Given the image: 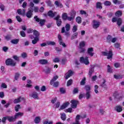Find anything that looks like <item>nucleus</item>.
<instances>
[{"instance_id": "1", "label": "nucleus", "mask_w": 124, "mask_h": 124, "mask_svg": "<svg viewBox=\"0 0 124 124\" xmlns=\"http://www.w3.org/2000/svg\"><path fill=\"white\" fill-rule=\"evenodd\" d=\"M102 56L107 57L108 60H112L113 59V51L112 50H109V51L107 49H105V51L101 52Z\"/></svg>"}, {"instance_id": "2", "label": "nucleus", "mask_w": 124, "mask_h": 124, "mask_svg": "<svg viewBox=\"0 0 124 124\" xmlns=\"http://www.w3.org/2000/svg\"><path fill=\"white\" fill-rule=\"evenodd\" d=\"M6 65H10L11 66H15L16 65V62L13 60L11 58L7 59L5 61Z\"/></svg>"}, {"instance_id": "3", "label": "nucleus", "mask_w": 124, "mask_h": 124, "mask_svg": "<svg viewBox=\"0 0 124 124\" xmlns=\"http://www.w3.org/2000/svg\"><path fill=\"white\" fill-rule=\"evenodd\" d=\"M89 58L88 57H85L84 58L83 57L80 58V62L81 63H84L86 65H88L90 63V62H89Z\"/></svg>"}, {"instance_id": "4", "label": "nucleus", "mask_w": 124, "mask_h": 124, "mask_svg": "<svg viewBox=\"0 0 124 124\" xmlns=\"http://www.w3.org/2000/svg\"><path fill=\"white\" fill-rule=\"evenodd\" d=\"M33 9L32 8H29L28 9V11L26 14V16L27 17V18H31V17H32V15H33Z\"/></svg>"}, {"instance_id": "5", "label": "nucleus", "mask_w": 124, "mask_h": 124, "mask_svg": "<svg viewBox=\"0 0 124 124\" xmlns=\"http://www.w3.org/2000/svg\"><path fill=\"white\" fill-rule=\"evenodd\" d=\"M60 18H61V16H60V15H58L54 18V20H56V25L58 27H61L62 26V19Z\"/></svg>"}, {"instance_id": "6", "label": "nucleus", "mask_w": 124, "mask_h": 124, "mask_svg": "<svg viewBox=\"0 0 124 124\" xmlns=\"http://www.w3.org/2000/svg\"><path fill=\"white\" fill-rule=\"evenodd\" d=\"M71 103H72V108H73V109H76V108H77V105L79 104V101L73 100L71 101Z\"/></svg>"}, {"instance_id": "7", "label": "nucleus", "mask_w": 124, "mask_h": 124, "mask_svg": "<svg viewBox=\"0 0 124 124\" xmlns=\"http://www.w3.org/2000/svg\"><path fill=\"white\" fill-rule=\"evenodd\" d=\"M87 54H88V55L90 57H93L94 55V53H93V48H88L87 49Z\"/></svg>"}, {"instance_id": "8", "label": "nucleus", "mask_w": 124, "mask_h": 124, "mask_svg": "<svg viewBox=\"0 0 124 124\" xmlns=\"http://www.w3.org/2000/svg\"><path fill=\"white\" fill-rule=\"evenodd\" d=\"M94 65H91V67L89 68L88 75H89L90 78H92V75H93V74L94 72Z\"/></svg>"}, {"instance_id": "9", "label": "nucleus", "mask_w": 124, "mask_h": 124, "mask_svg": "<svg viewBox=\"0 0 124 124\" xmlns=\"http://www.w3.org/2000/svg\"><path fill=\"white\" fill-rule=\"evenodd\" d=\"M93 29H97L100 26V22L99 21H96L95 20H93Z\"/></svg>"}, {"instance_id": "10", "label": "nucleus", "mask_w": 124, "mask_h": 124, "mask_svg": "<svg viewBox=\"0 0 124 124\" xmlns=\"http://www.w3.org/2000/svg\"><path fill=\"white\" fill-rule=\"evenodd\" d=\"M100 87H101V88L105 90L108 89V87H107V84H106V80L103 79V82L101 83Z\"/></svg>"}, {"instance_id": "11", "label": "nucleus", "mask_w": 124, "mask_h": 124, "mask_svg": "<svg viewBox=\"0 0 124 124\" xmlns=\"http://www.w3.org/2000/svg\"><path fill=\"white\" fill-rule=\"evenodd\" d=\"M22 100H26L25 98L19 96L17 99H15L14 101V103L16 104L17 103H20Z\"/></svg>"}, {"instance_id": "12", "label": "nucleus", "mask_w": 124, "mask_h": 124, "mask_svg": "<svg viewBox=\"0 0 124 124\" xmlns=\"http://www.w3.org/2000/svg\"><path fill=\"white\" fill-rule=\"evenodd\" d=\"M38 63H40V64H47L48 63V60L46 59H40L38 61Z\"/></svg>"}, {"instance_id": "13", "label": "nucleus", "mask_w": 124, "mask_h": 124, "mask_svg": "<svg viewBox=\"0 0 124 124\" xmlns=\"http://www.w3.org/2000/svg\"><path fill=\"white\" fill-rule=\"evenodd\" d=\"M68 105H69V102H67L65 103L62 105V106H61L60 108L59 109L60 111H61V110H63V109H65V108H66Z\"/></svg>"}, {"instance_id": "14", "label": "nucleus", "mask_w": 124, "mask_h": 124, "mask_svg": "<svg viewBox=\"0 0 124 124\" xmlns=\"http://www.w3.org/2000/svg\"><path fill=\"white\" fill-rule=\"evenodd\" d=\"M47 15L51 17V18H53V17H55V15H57V12H54L53 13V11L50 10L48 11L47 13Z\"/></svg>"}, {"instance_id": "15", "label": "nucleus", "mask_w": 124, "mask_h": 124, "mask_svg": "<svg viewBox=\"0 0 124 124\" xmlns=\"http://www.w3.org/2000/svg\"><path fill=\"white\" fill-rule=\"evenodd\" d=\"M58 79H59V76H55L53 77L52 79L50 80V85H53V84H54V82H55L56 80H58Z\"/></svg>"}, {"instance_id": "16", "label": "nucleus", "mask_w": 124, "mask_h": 124, "mask_svg": "<svg viewBox=\"0 0 124 124\" xmlns=\"http://www.w3.org/2000/svg\"><path fill=\"white\" fill-rule=\"evenodd\" d=\"M113 77H114V78H115V79H116L117 80H120V79H123V78H124V75H114Z\"/></svg>"}, {"instance_id": "17", "label": "nucleus", "mask_w": 124, "mask_h": 124, "mask_svg": "<svg viewBox=\"0 0 124 124\" xmlns=\"http://www.w3.org/2000/svg\"><path fill=\"white\" fill-rule=\"evenodd\" d=\"M33 33V35H35V38L39 39V35H40V33L39 32V31L36 30H34Z\"/></svg>"}, {"instance_id": "18", "label": "nucleus", "mask_w": 124, "mask_h": 124, "mask_svg": "<svg viewBox=\"0 0 124 124\" xmlns=\"http://www.w3.org/2000/svg\"><path fill=\"white\" fill-rule=\"evenodd\" d=\"M54 4H55L57 7H60V8H62V7H63V5L58 1H55Z\"/></svg>"}, {"instance_id": "19", "label": "nucleus", "mask_w": 124, "mask_h": 124, "mask_svg": "<svg viewBox=\"0 0 124 124\" xmlns=\"http://www.w3.org/2000/svg\"><path fill=\"white\" fill-rule=\"evenodd\" d=\"M31 96L34 99H38V93H37V92H34L32 93Z\"/></svg>"}, {"instance_id": "20", "label": "nucleus", "mask_w": 124, "mask_h": 124, "mask_svg": "<svg viewBox=\"0 0 124 124\" xmlns=\"http://www.w3.org/2000/svg\"><path fill=\"white\" fill-rule=\"evenodd\" d=\"M115 15L116 17H121L123 15V11L120 10L117 11L115 13Z\"/></svg>"}, {"instance_id": "21", "label": "nucleus", "mask_w": 124, "mask_h": 124, "mask_svg": "<svg viewBox=\"0 0 124 124\" xmlns=\"http://www.w3.org/2000/svg\"><path fill=\"white\" fill-rule=\"evenodd\" d=\"M115 110L120 113V112H122L123 111V108L121 106H117L115 107Z\"/></svg>"}, {"instance_id": "22", "label": "nucleus", "mask_w": 124, "mask_h": 124, "mask_svg": "<svg viewBox=\"0 0 124 124\" xmlns=\"http://www.w3.org/2000/svg\"><path fill=\"white\" fill-rule=\"evenodd\" d=\"M122 24H123V19H122L121 17L118 18L117 25L118 27H121V26H122Z\"/></svg>"}, {"instance_id": "23", "label": "nucleus", "mask_w": 124, "mask_h": 124, "mask_svg": "<svg viewBox=\"0 0 124 124\" xmlns=\"http://www.w3.org/2000/svg\"><path fill=\"white\" fill-rule=\"evenodd\" d=\"M24 115V113L23 112H19L17 113H16L15 115V119H17V118H18V117H22V116H23Z\"/></svg>"}, {"instance_id": "24", "label": "nucleus", "mask_w": 124, "mask_h": 124, "mask_svg": "<svg viewBox=\"0 0 124 124\" xmlns=\"http://www.w3.org/2000/svg\"><path fill=\"white\" fill-rule=\"evenodd\" d=\"M68 16H67V13H63L62 14V20H64V21H65V20H67V17Z\"/></svg>"}, {"instance_id": "25", "label": "nucleus", "mask_w": 124, "mask_h": 124, "mask_svg": "<svg viewBox=\"0 0 124 124\" xmlns=\"http://www.w3.org/2000/svg\"><path fill=\"white\" fill-rule=\"evenodd\" d=\"M70 15L72 17L75 18V16H76V11H75L74 10H72L70 13Z\"/></svg>"}, {"instance_id": "26", "label": "nucleus", "mask_w": 124, "mask_h": 124, "mask_svg": "<svg viewBox=\"0 0 124 124\" xmlns=\"http://www.w3.org/2000/svg\"><path fill=\"white\" fill-rule=\"evenodd\" d=\"M15 117L13 116H7V120L9 121V122H14V120H15Z\"/></svg>"}, {"instance_id": "27", "label": "nucleus", "mask_w": 124, "mask_h": 124, "mask_svg": "<svg viewBox=\"0 0 124 124\" xmlns=\"http://www.w3.org/2000/svg\"><path fill=\"white\" fill-rule=\"evenodd\" d=\"M84 89L86 90V93H87V92H91V87L90 85H85L84 87Z\"/></svg>"}, {"instance_id": "28", "label": "nucleus", "mask_w": 124, "mask_h": 124, "mask_svg": "<svg viewBox=\"0 0 124 124\" xmlns=\"http://www.w3.org/2000/svg\"><path fill=\"white\" fill-rule=\"evenodd\" d=\"M11 42L12 44H18L19 43V39H13Z\"/></svg>"}, {"instance_id": "29", "label": "nucleus", "mask_w": 124, "mask_h": 124, "mask_svg": "<svg viewBox=\"0 0 124 124\" xmlns=\"http://www.w3.org/2000/svg\"><path fill=\"white\" fill-rule=\"evenodd\" d=\"M86 99H90L92 97V95H91V92H87L86 93Z\"/></svg>"}, {"instance_id": "30", "label": "nucleus", "mask_w": 124, "mask_h": 124, "mask_svg": "<svg viewBox=\"0 0 124 124\" xmlns=\"http://www.w3.org/2000/svg\"><path fill=\"white\" fill-rule=\"evenodd\" d=\"M45 22H46V20L45 19H41L40 20L39 24L40 25L41 27H42L43 26H44L45 24Z\"/></svg>"}, {"instance_id": "31", "label": "nucleus", "mask_w": 124, "mask_h": 124, "mask_svg": "<svg viewBox=\"0 0 124 124\" xmlns=\"http://www.w3.org/2000/svg\"><path fill=\"white\" fill-rule=\"evenodd\" d=\"M96 7V8H98L99 9H102V6L101 5V3L100 2H97Z\"/></svg>"}, {"instance_id": "32", "label": "nucleus", "mask_w": 124, "mask_h": 124, "mask_svg": "<svg viewBox=\"0 0 124 124\" xmlns=\"http://www.w3.org/2000/svg\"><path fill=\"white\" fill-rule=\"evenodd\" d=\"M34 122L35 124H39V123H40V117H36L35 118Z\"/></svg>"}, {"instance_id": "33", "label": "nucleus", "mask_w": 124, "mask_h": 124, "mask_svg": "<svg viewBox=\"0 0 124 124\" xmlns=\"http://www.w3.org/2000/svg\"><path fill=\"white\" fill-rule=\"evenodd\" d=\"M86 78H84L81 80V81H80V85L81 86H84V85H85V84H86Z\"/></svg>"}, {"instance_id": "34", "label": "nucleus", "mask_w": 124, "mask_h": 124, "mask_svg": "<svg viewBox=\"0 0 124 124\" xmlns=\"http://www.w3.org/2000/svg\"><path fill=\"white\" fill-rule=\"evenodd\" d=\"M78 36V32L74 33L71 37V40H73V39H75V38H77Z\"/></svg>"}, {"instance_id": "35", "label": "nucleus", "mask_w": 124, "mask_h": 124, "mask_svg": "<svg viewBox=\"0 0 124 124\" xmlns=\"http://www.w3.org/2000/svg\"><path fill=\"white\" fill-rule=\"evenodd\" d=\"M114 96L117 99H121L122 98V96H120V94L117 92L115 93Z\"/></svg>"}, {"instance_id": "36", "label": "nucleus", "mask_w": 124, "mask_h": 124, "mask_svg": "<svg viewBox=\"0 0 124 124\" xmlns=\"http://www.w3.org/2000/svg\"><path fill=\"white\" fill-rule=\"evenodd\" d=\"M76 21L78 24H81L82 21V18H81V17L78 16L76 18Z\"/></svg>"}, {"instance_id": "37", "label": "nucleus", "mask_w": 124, "mask_h": 124, "mask_svg": "<svg viewBox=\"0 0 124 124\" xmlns=\"http://www.w3.org/2000/svg\"><path fill=\"white\" fill-rule=\"evenodd\" d=\"M38 41H39V39L37 38H34V40H33L32 41V44H33L34 45L36 44V43H37V42H38Z\"/></svg>"}, {"instance_id": "38", "label": "nucleus", "mask_w": 124, "mask_h": 124, "mask_svg": "<svg viewBox=\"0 0 124 124\" xmlns=\"http://www.w3.org/2000/svg\"><path fill=\"white\" fill-rule=\"evenodd\" d=\"M19 109H21L20 105H17L15 107V110L16 112H19Z\"/></svg>"}, {"instance_id": "39", "label": "nucleus", "mask_w": 124, "mask_h": 124, "mask_svg": "<svg viewBox=\"0 0 124 124\" xmlns=\"http://www.w3.org/2000/svg\"><path fill=\"white\" fill-rule=\"evenodd\" d=\"M107 40L108 43H111V41L112 40V36L110 35H108Z\"/></svg>"}, {"instance_id": "40", "label": "nucleus", "mask_w": 124, "mask_h": 124, "mask_svg": "<svg viewBox=\"0 0 124 124\" xmlns=\"http://www.w3.org/2000/svg\"><path fill=\"white\" fill-rule=\"evenodd\" d=\"M112 2H113L114 4H121L122 3V1L119 0H112Z\"/></svg>"}, {"instance_id": "41", "label": "nucleus", "mask_w": 124, "mask_h": 124, "mask_svg": "<svg viewBox=\"0 0 124 124\" xmlns=\"http://www.w3.org/2000/svg\"><path fill=\"white\" fill-rule=\"evenodd\" d=\"M59 81L54 82L51 86H53L54 88H58V87H59Z\"/></svg>"}, {"instance_id": "42", "label": "nucleus", "mask_w": 124, "mask_h": 124, "mask_svg": "<svg viewBox=\"0 0 124 124\" xmlns=\"http://www.w3.org/2000/svg\"><path fill=\"white\" fill-rule=\"evenodd\" d=\"M59 43L60 45H62V47H64V48H65V47H66V45H65V43H64L63 41H62V40L61 41H59Z\"/></svg>"}, {"instance_id": "43", "label": "nucleus", "mask_w": 124, "mask_h": 124, "mask_svg": "<svg viewBox=\"0 0 124 124\" xmlns=\"http://www.w3.org/2000/svg\"><path fill=\"white\" fill-rule=\"evenodd\" d=\"M65 28L66 29V31H69L70 30V24H67L65 25Z\"/></svg>"}, {"instance_id": "44", "label": "nucleus", "mask_w": 124, "mask_h": 124, "mask_svg": "<svg viewBox=\"0 0 124 124\" xmlns=\"http://www.w3.org/2000/svg\"><path fill=\"white\" fill-rule=\"evenodd\" d=\"M77 28H78V26H77V25H74L73 27V29H72L73 32H76L77 31V30H78Z\"/></svg>"}, {"instance_id": "45", "label": "nucleus", "mask_w": 124, "mask_h": 124, "mask_svg": "<svg viewBox=\"0 0 124 124\" xmlns=\"http://www.w3.org/2000/svg\"><path fill=\"white\" fill-rule=\"evenodd\" d=\"M61 119L62 121H65L66 119V115L65 113L61 114Z\"/></svg>"}, {"instance_id": "46", "label": "nucleus", "mask_w": 124, "mask_h": 124, "mask_svg": "<svg viewBox=\"0 0 124 124\" xmlns=\"http://www.w3.org/2000/svg\"><path fill=\"white\" fill-rule=\"evenodd\" d=\"M19 77H20V73L18 72L16 73L15 76V80H18V79H19Z\"/></svg>"}, {"instance_id": "47", "label": "nucleus", "mask_w": 124, "mask_h": 124, "mask_svg": "<svg viewBox=\"0 0 124 124\" xmlns=\"http://www.w3.org/2000/svg\"><path fill=\"white\" fill-rule=\"evenodd\" d=\"M50 72H51V68H47L45 71V73H46V74H50Z\"/></svg>"}, {"instance_id": "48", "label": "nucleus", "mask_w": 124, "mask_h": 124, "mask_svg": "<svg viewBox=\"0 0 124 124\" xmlns=\"http://www.w3.org/2000/svg\"><path fill=\"white\" fill-rule=\"evenodd\" d=\"M72 85V79H71L69 80L67 82V86L69 87V86H71Z\"/></svg>"}, {"instance_id": "49", "label": "nucleus", "mask_w": 124, "mask_h": 124, "mask_svg": "<svg viewBox=\"0 0 124 124\" xmlns=\"http://www.w3.org/2000/svg\"><path fill=\"white\" fill-rule=\"evenodd\" d=\"M78 92H79V90L78 88H74L73 91V94H76V93H78Z\"/></svg>"}, {"instance_id": "50", "label": "nucleus", "mask_w": 124, "mask_h": 124, "mask_svg": "<svg viewBox=\"0 0 124 124\" xmlns=\"http://www.w3.org/2000/svg\"><path fill=\"white\" fill-rule=\"evenodd\" d=\"M34 31V30H33L31 28L27 29V33H32V32L33 33Z\"/></svg>"}, {"instance_id": "51", "label": "nucleus", "mask_w": 124, "mask_h": 124, "mask_svg": "<svg viewBox=\"0 0 124 124\" xmlns=\"http://www.w3.org/2000/svg\"><path fill=\"white\" fill-rule=\"evenodd\" d=\"M34 19L35 20L36 22H37V23H39L41 20L40 18H39V17H38V16H34Z\"/></svg>"}, {"instance_id": "52", "label": "nucleus", "mask_w": 124, "mask_h": 124, "mask_svg": "<svg viewBox=\"0 0 124 124\" xmlns=\"http://www.w3.org/2000/svg\"><path fill=\"white\" fill-rule=\"evenodd\" d=\"M58 99V98H57V97H55V98H53L51 100V103H52V104H55V103H56V102L57 101V100Z\"/></svg>"}, {"instance_id": "53", "label": "nucleus", "mask_w": 124, "mask_h": 124, "mask_svg": "<svg viewBox=\"0 0 124 124\" xmlns=\"http://www.w3.org/2000/svg\"><path fill=\"white\" fill-rule=\"evenodd\" d=\"M104 5H106V6H109L111 5V2L109 1H106L104 2Z\"/></svg>"}, {"instance_id": "54", "label": "nucleus", "mask_w": 124, "mask_h": 124, "mask_svg": "<svg viewBox=\"0 0 124 124\" xmlns=\"http://www.w3.org/2000/svg\"><path fill=\"white\" fill-rule=\"evenodd\" d=\"M21 57L23 58V59H26L28 57V55H27V53L23 52L21 54Z\"/></svg>"}, {"instance_id": "55", "label": "nucleus", "mask_w": 124, "mask_h": 124, "mask_svg": "<svg viewBox=\"0 0 124 124\" xmlns=\"http://www.w3.org/2000/svg\"><path fill=\"white\" fill-rule=\"evenodd\" d=\"M67 62V59H66V58H63L61 62L62 63V64H65V62Z\"/></svg>"}, {"instance_id": "56", "label": "nucleus", "mask_w": 124, "mask_h": 124, "mask_svg": "<svg viewBox=\"0 0 124 124\" xmlns=\"http://www.w3.org/2000/svg\"><path fill=\"white\" fill-rule=\"evenodd\" d=\"M60 93H61L63 94L65 93L66 91H65V89L63 88H60Z\"/></svg>"}, {"instance_id": "57", "label": "nucleus", "mask_w": 124, "mask_h": 124, "mask_svg": "<svg viewBox=\"0 0 124 124\" xmlns=\"http://www.w3.org/2000/svg\"><path fill=\"white\" fill-rule=\"evenodd\" d=\"M46 3H47L48 6H50V7L53 6V5L52 4V2L50 0H48L46 2Z\"/></svg>"}, {"instance_id": "58", "label": "nucleus", "mask_w": 124, "mask_h": 124, "mask_svg": "<svg viewBox=\"0 0 124 124\" xmlns=\"http://www.w3.org/2000/svg\"><path fill=\"white\" fill-rule=\"evenodd\" d=\"M47 45L54 46V45H56V43H55V42H51V41L48 42L47 43Z\"/></svg>"}, {"instance_id": "59", "label": "nucleus", "mask_w": 124, "mask_h": 124, "mask_svg": "<svg viewBox=\"0 0 124 124\" xmlns=\"http://www.w3.org/2000/svg\"><path fill=\"white\" fill-rule=\"evenodd\" d=\"M85 47V42H81L79 43V47Z\"/></svg>"}, {"instance_id": "60", "label": "nucleus", "mask_w": 124, "mask_h": 124, "mask_svg": "<svg viewBox=\"0 0 124 124\" xmlns=\"http://www.w3.org/2000/svg\"><path fill=\"white\" fill-rule=\"evenodd\" d=\"M16 19L18 22H22V18H21V17L20 16H16Z\"/></svg>"}, {"instance_id": "61", "label": "nucleus", "mask_w": 124, "mask_h": 124, "mask_svg": "<svg viewBox=\"0 0 124 124\" xmlns=\"http://www.w3.org/2000/svg\"><path fill=\"white\" fill-rule=\"evenodd\" d=\"M54 62H60V58H55L53 59Z\"/></svg>"}, {"instance_id": "62", "label": "nucleus", "mask_w": 124, "mask_h": 124, "mask_svg": "<svg viewBox=\"0 0 124 124\" xmlns=\"http://www.w3.org/2000/svg\"><path fill=\"white\" fill-rule=\"evenodd\" d=\"M13 59L15 60V61H17V62H19L20 61L19 60V57H18L17 55H15L13 57Z\"/></svg>"}, {"instance_id": "63", "label": "nucleus", "mask_w": 124, "mask_h": 124, "mask_svg": "<svg viewBox=\"0 0 124 124\" xmlns=\"http://www.w3.org/2000/svg\"><path fill=\"white\" fill-rule=\"evenodd\" d=\"M43 124H53V122L48 121H46L43 122Z\"/></svg>"}, {"instance_id": "64", "label": "nucleus", "mask_w": 124, "mask_h": 124, "mask_svg": "<svg viewBox=\"0 0 124 124\" xmlns=\"http://www.w3.org/2000/svg\"><path fill=\"white\" fill-rule=\"evenodd\" d=\"M20 35L22 37H26V33L24 31H20Z\"/></svg>"}]
</instances>
